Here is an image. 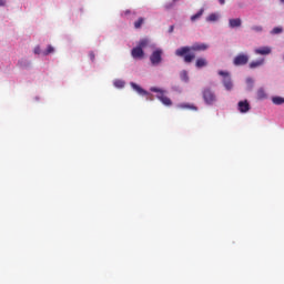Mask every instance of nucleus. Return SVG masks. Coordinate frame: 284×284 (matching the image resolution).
<instances>
[{"mask_svg": "<svg viewBox=\"0 0 284 284\" xmlns=\"http://www.w3.org/2000/svg\"><path fill=\"white\" fill-rule=\"evenodd\" d=\"M210 45L207 43L195 42L191 47H181L175 50V57H180L183 59L184 63H192L194 59H196V54L194 52H205Z\"/></svg>", "mask_w": 284, "mask_h": 284, "instance_id": "1", "label": "nucleus"}, {"mask_svg": "<svg viewBox=\"0 0 284 284\" xmlns=\"http://www.w3.org/2000/svg\"><path fill=\"white\" fill-rule=\"evenodd\" d=\"M202 99L206 105H214L217 101L216 93L211 88H204L202 90Z\"/></svg>", "mask_w": 284, "mask_h": 284, "instance_id": "2", "label": "nucleus"}, {"mask_svg": "<svg viewBox=\"0 0 284 284\" xmlns=\"http://www.w3.org/2000/svg\"><path fill=\"white\" fill-rule=\"evenodd\" d=\"M217 74L222 77V82L225 90H232L234 88V83H232V75L227 71H219Z\"/></svg>", "mask_w": 284, "mask_h": 284, "instance_id": "3", "label": "nucleus"}, {"mask_svg": "<svg viewBox=\"0 0 284 284\" xmlns=\"http://www.w3.org/2000/svg\"><path fill=\"white\" fill-rule=\"evenodd\" d=\"M151 92H160V94L158 95L159 101H161V103H163V105H172V100L170 98H168V95L163 94V91L159 88H151Z\"/></svg>", "mask_w": 284, "mask_h": 284, "instance_id": "4", "label": "nucleus"}, {"mask_svg": "<svg viewBox=\"0 0 284 284\" xmlns=\"http://www.w3.org/2000/svg\"><path fill=\"white\" fill-rule=\"evenodd\" d=\"M162 57H163V50L158 49L153 51L152 54L150 55V61L152 65H159V63H161L162 61Z\"/></svg>", "mask_w": 284, "mask_h": 284, "instance_id": "5", "label": "nucleus"}, {"mask_svg": "<svg viewBox=\"0 0 284 284\" xmlns=\"http://www.w3.org/2000/svg\"><path fill=\"white\" fill-rule=\"evenodd\" d=\"M247 61H250V57L244 53H240L233 60L234 65H246Z\"/></svg>", "mask_w": 284, "mask_h": 284, "instance_id": "6", "label": "nucleus"}, {"mask_svg": "<svg viewBox=\"0 0 284 284\" xmlns=\"http://www.w3.org/2000/svg\"><path fill=\"white\" fill-rule=\"evenodd\" d=\"M144 54L145 52H143V49H141L140 47H135L131 51V57L133 59H143Z\"/></svg>", "mask_w": 284, "mask_h": 284, "instance_id": "7", "label": "nucleus"}, {"mask_svg": "<svg viewBox=\"0 0 284 284\" xmlns=\"http://www.w3.org/2000/svg\"><path fill=\"white\" fill-rule=\"evenodd\" d=\"M178 108L180 110H192L193 112H197L199 111V106H196V105H194L192 103H186V102L178 104Z\"/></svg>", "mask_w": 284, "mask_h": 284, "instance_id": "8", "label": "nucleus"}, {"mask_svg": "<svg viewBox=\"0 0 284 284\" xmlns=\"http://www.w3.org/2000/svg\"><path fill=\"white\" fill-rule=\"evenodd\" d=\"M237 109L240 112H242V114L250 112V102H247V100L240 101L237 104Z\"/></svg>", "mask_w": 284, "mask_h": 284, "instance_id": "9", "label": "nucleus"}, {"mask_svg": "<svg viewBox=\"0 0 284 284\" xmlns=\"http://www.w3.org/2000/svg\"><path fill=\"white\" fill-rule=\"evenodd\" d=\"M255 54H261L262 57H266V54H272V48L261 47L258 49H255Z\"/></svg>", "mask_w": 284, "mask_h": 284, "instance_id": "10", "label": "nucleus"}, {"mask_svg": "<svg viewBox=\"0 0 284 284\" xmlns=\"http://www.w3.org/2000/svg\"><path fill=\"white\" fill-rule=\"evenodd\" d=\"M131 88H133L135 90V92H138V94H141L142 97H148V91L143 90V88L139 87V84L131 82Z\"/></svg>", "mask_w": 284, "mask_h": 284, "instance_id": "11", "label": "nucleus"}, {"mask_svg": "<svg viewBox=\"0 0 284 284\" xmlns=\"http://www.w3.org/2000/svg\"><path fill=\"white\" fill-rule=\"evenodd\" d=\"M242 23H243V21L241 20V18L229 20L230 28H241Z\"/></svg>", "mask_w": 284, "mask_h": 284, "instance_id": "12", "label": "nucleus"}, {"mask_svg": "<svg viewBox=\"0 0 284 284\" xmlns=\"http://www.w3.org/2000/svg\"><path fill=\"white\" fill-rule=\"evenodd\" d=\"M195 68H207V59L205 58H197L195 61Z\"/></svg>", "mask_w": 284, "mask_h": 284, "instance_id": "13", "label": "nucleus"}, {"mask_svg": "<svg viewBox=\"0 0 284 284\" xmlns=\"http://www.w3.org/2000/svg\"><path fill=\"white\" fill-rule=\"evenodd\" d=\"M145 23V18L140 17L138 20L133 23L135 30H141L143 28V24Z\"/></svg>", "mask_w": 284, "mask_h": 284, "instance_id": "14", "label": "nucleus"}, {"mask_svg": "<svg viewBox=\"0 0 284 284\" xmlns=\"http://www.w3.org/2000/svg\"><path fill=\"white\" fill-rule=\"evenodd\" d=\"M263 63H265V59H260V60H256V61H252L250 63V68H251V70H254L256 68H261V65H263Z\"/></svg>", "mask_w": 284, "mask_h": 284, "instance_id": "15", "label": "nucleus"}, {"mask_svg": "<svg viewBox=\"0 0 284 284\" xmlns=\"http://www.w3.org/2000/svg\"><path fill=\"white\" fill-rule=\"evenodd\" d=\"M256 94H257V99H258L260 101H263V100L267 99V92H265V89H264V88H260V89L257 90Z\"/></svg>", "mask_w": 284, "mask_h": 284, "instance_id": "16", "label": "nucleus"}, {"mask_svg": "<svg viewBox=\"0 0 284 284\" xmlns=\"http://www.w3.org/2000/svg\"><path fill=\"white\" fill-rule=\"evenodd\" d=\"M203 12H205V9H200L195 14L191 17V21H199V19L203 17Z\"/></svg>", "mask_w": 284, "mask_h": 284, "instance_id": "17", "label": "nucleus"}, {"mask_svg": "<svg viewBox=\"0 0 284 284\" xmlns=\"http://www.w3.org/2000/svg\"><path fill=\"white\" fill-rule=\"evenodd\" d=\"M149 44H150V40H148V39H142V40L139 41L138 48H140L141 50H143V48H148Z\"/></svg>", "mask_w": 284, "mask_h": 284, "instance_id": "18", "label": "nucleus"}, {"mask_svg": "<svg viewBox=\"0 0 284 284\" xmlns=\"http://www.w3.org/2000/svg\"><path fill=\"white\" fill-rule=\"evenodd\" d=\"M272 101H273L274 105H283V103H284V98H281V97H273V98H272Z\"/></svg>", "mask_w": 284, "mask_h": 284, "instance_id": "19", "label": "nucleus"}, {"mask_svg": "<svg viewBox=\"0 0 284 284\" xmlns=\"http://www.w3.org/2000/svg\"><path fill=\"white\" fill-rule=\"evenodd\" d=\"M207 22H214V21H219V14L216 13H211L207 18H206Z\"/></svg>", "mask_w": 284, "mask_h": 284, "instance_id": "20", "label": "nucleus"}, {"mask_svg": "<svg viewBox=\"0 0 284 284\" xmlns=\"http://www.w3.org/2000/svg\"><path fill=\"white\" fill-rule=\"evenodd\" d=\"M52 52H54V47L48 45L47 50L43 51V55L48 57V54H52Z\"/></svg>", "mask_w": 284, "mask_h": 284, "instance_id": "21", "label": "nucleus"}, {"mask_svg": "<svg viewBox=\"0 0 284 284\" xmlns=\"http://www.w3.org/2000/svg\"><path fill=\"white\" fill-rule=\"evenodd\" d=\"M174 6H176V2H174V0H172L171 2H168L164 8L165 10H172V8H174Z\"/></svg>", "mask_w": 284, "mask_h": 284, "instance_id": "22", "label": "nucleus"}, {"mask_svg": "<svg viewBox=\"0 0 284 284\" xmlns=\"http://www.w3.org/2000/svg\"><path fill=\"white\" fill-rule=\"evenodd\" d=\"M281 32H283V28H281V27H275V28H273V30L271 31V34H281Z\"/></svg>", "mask_w": 284, "mask_h": 284, "instance_id": "23", "label": "nucleus"}, {"mask_svg": "<svg viewBox=\"0 0 284 284\" xmlns=\"http://www.w3.org/2000/svg\"><path fill=\"white\" fill-rule=\"evenodd\" d=\"M180 77L182 81H185V82L190 81V78L187 77V71H182Z\"/></svg>", "mask_w": 284, "mask_h": 284, "instance_id": "24", "label": "nucleus"}, {"mask_svg": "<svg viewBox=\"0 0 284 284\" xmlns=\"http://www.w3.org/2000/svg\"><path fill=\"white\" fill-rule=\"evenodd\" d=\"M114 85L115 88H125V82H123L122 80H115Z\"/></svg>", "mask_w": 284, "mask_h": 284, "instance_id": "25", "label": "nucleus"}, {"mask_svg": "<svg viewBox=\"0 0 284 284\" xmlns=\"http://www.w3.org/2000/svg\"><path fill=\"white\" fill-rule=\"evenodd\" d=\"M252 30H254V32H263V27H261V26H253Z\"/></svg>", "mask_w": 284, "mask_h": 284, "instance_id": "26", "label": "nucleus"}, {"mask_svg": "<svg viewBox=\"0 0 284 284\" xmlns=\"http://www.w3.org/2000/svg\"><path fill=\"white\" fill-rule=\"evenodd\" d=\"M246 83L248 84V85H251V88L254 85V79H252V78H247L246 79Z\"/></svg>", "mask_w": 284, "mask_h": 284, "instance_id": "27", "label": "nucleus"}, {"mask_svg": "<svg viewBox=\"0 0 284 284\" xmlns=\"http://www.w3.org/2000/svg\"><path fill=\"white\" fill-rule=\"evenodd\" d=\"M34 54H41V48L40 47L34 48Z\"/></svg>", "mask_w": 284, "mask_h": 284, "instance_id": "28", "label": "nucleus"}, {"mask_svg": "<svg viewBox=\"0 0 284 284\" xmlns=\"http://www.w3.org/2000/svg\"><path fill=\"white\" fill-rule=\"evenodd\" d=\"M89 58H90L91 61H94V59H95L94 52L91 51L89 53Z\"/></svg>", "mask_w": 284, "mask_h": 284, "instance_id": "29", "label": "nucleus"}, {"mask_svg": "<svg viewBox=\"0 0 284 284\" xmlns=\"http://www.w3.org/2000/svg\"><path fill=\"white\" fill-rule=\"evenodd\" d=\"M129 14H132V11L131 10H125L124 16L128 17Z\"/></svg>", "mask_w": 284, "mask_h": 284, "instance_id": "30", "label": "nucleus"}, {"mask_svg": "<svg viewBox=\"0 0 284 284\" xmlns=\"http://www.w3.org/2000/svg\"><path fill=\"white\" fill-rule=\"evenodd\" d=\"M169 32H170V33L174 32V26H171V27L169 28Z\"/></svg>", "mask_w": 284, "mask_h": 284, "instance_id": "31", "label": "nucleus"}, {"mask_svg": "<svg viewBox=\"0 0 284 284\" xmlns=\"http://www.w3.org/2000/svg\"><path fill=\"white\" fill-rule=\"evenodd\" d=\"M219 3H221V6H225V0H219Z\"/></svg>", "mask_w": 284, "mask_h": 284, "instance_id": "32", "label": "nucleus"}, {"mask_svg": "<svg viewBox=\"0 0 284 284\" xmlns=\"http://www.w3.org/2000/svg\"><path fill=\"white\" fill-rule=\"evenodd\" d=\"M0 6H6V1L4 0H0Z\"/></svg>", "mask_w": 284, "mask_h": 284, "instance_id": "33", "label": "nucleus"}, {"mask_svg": "<svg viewBox=\"0 0 284 284\" xmlns=\"http://www.w3.org/2000/svg\"><path fill=\"white\" fill-rule=\"evenodd\" d=\"M176 1H181V0H173V3H176Z\"/></svg>", "mask_w": 284, "mask_h": 284, "instance_id": "34", "label": "nucleus"}, {"mask_svg": "<svg viewBox=\"0 0 284 284\" xmlns=\"http://www.w3.org/2000/svg\"><path fill=\"white\" fill-rule=\"evenodd\" d=\"M281 1V3H284V0H280Z\"/></svg>", "mask_w": 284, "mask_h": 284, "instance_id": "35", "label": "nucleus"}]
</instances>
